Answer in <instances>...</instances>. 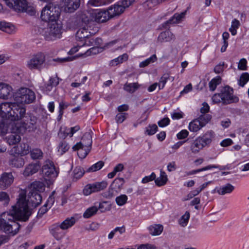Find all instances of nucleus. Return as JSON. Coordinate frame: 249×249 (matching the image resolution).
Listing matches in <instances>:
<instances>
[{"instance_id": "40", "label": "nucleus", "mask_w": 249, "mask_h": 249, "mask_svg": "<svg viewBox=\"0 0 249 249\" xmlns=\"http://www.w3.org/2000/svg\"><path fill=\"white\" fill-rule=\"evenodd\" d=\"M124 180L123 178H117L112 182L111 185L112 188L120 190L123 187Z\"/></svg>"}, {"instance_id": "52", "label": "nucleus", "mask_w": 249, "mask_h": 249, "mask_svg": "<svg viewBox=\"0 0 249 249\" xmlns=\"http://www.w3.org/2000/svg\"><path fill=\"white\" fill-rule=\"evenodd\" d=\"M157 60V56L155 54L152 55L150 58L140 63L139 66L143 68L148 66L151 63L155 62Z\"/></svg>"}, {"instance_id": "22", "label": "nucleus", "mask_w": 249, "mask_h": 249, "mask_svg": "<svg viewBox=\"0 0 249 249\" xmlns=\"http://www.w3.org/2000/svg\"><path fill=\"white\" fill-rule=\"evenodd\" d=\"M94 17L95 21L99 23L106 22L111 18L107 10L95 12L94 14Z\"/></svg>"}, {"instance_id": "7", "label": "nucleus", "mask_w": 249, "mask_h": 249, "mask_svg": "<svg viewBox=\"0 0 249 249\" xmlns=\"http://www.w3.org/2000/svg\"><path fill=\"white\" fill-rule=\"evenodd\" d=\"M42 172L46 180V184L48 186L53 183L59 173L53 162L49 160L44 161L42 167Z\"/></svg>"}, {"instance_id": "24", "label": "nucleus", "mask_w": 249, "mask_h": 249, "mask_svg": "<svg viewBox=\"0 0 249 249\" xmlns=\"http://www.w3.org/2000/svg\"><path fill=\"white\" fill-rule=\"evenodd\" d=\"M30 127V125H28V123L23 122V123H17L15 124L14 126L13 127V130L18 133L23 134L24 133L26 130H27Z\"/></svg>"}, {"instance_id": "39", "label": "nucleus", "mask_w": 249, "mask_h": 249, "mask_svg": "<svg viewBox=\"0 0 249 249\" xmlns=\"http://www.w3.org/2000/svg\"><path fill=\"white\" fill-rule=\"evenodd\" d=\"M98 209L96 206H92L87 209L83 214V217L85 218H89L95 214Z\"/></svg>"}, {"instance_id": "25", "label": "nucleus", "mask_w": 249, "mask_h": 249, "mask_svg": "<svg viewBox=\"0 0 249 249\" xmlns=\"http://www.w3.org/2000/svg\"><path fill=\"white\" fill-rule=\"evenodd\" d=\"M7 142L9 145H14L18 143L21 140V137L18 134L13 132L8 135L6 138Z\"/></svg>"}, {"instance_id": "46", "label": "nucleus", "mask_w": 249, "mask_h": 249, "mask_svg": "<svg viewBox=\"0 0 249 249\" xmlns=\"http://www.w3.org/2000/svg\"><path fill=\"white\" fill-rule=\"evenodd\" d=\"M69 149V146L66 141L62 140L60 142L58 146V150L61 155L67 151Z\"/></svg>"}, {"instance_id": "58", "label": "nucleus", "mask_w": 249, "mask_h": 249, "mask_svg": "<svg viewBox=\"0 0 249 249\" xmlns=\"http://www.w3.org/2000/svg\"><path fill=\"white\" fill-rule=\"evenodd\" d=\"M160 3H161L160 0H147L145 3V5L148 8L151 9Z\"/></svg>"}, {"instance_id": "2", "label": "nucleus", "mask_w": 249, "mask_h": 249, "mask_svg": "<svg viewBox=\"0 0 249 249\" xmlns=\"http://www.w3.org/2000/svg\"><path fill=\"white\" fill-rule=\"evenodd\" d=\"M38 32L48 41L60 38L62 33V26L58 21L48 22L38 29Z\"/></svg>"}, {"instance_id": "10", "label": "nucleus", "mask_w": 249, "mask_h": 249, "mask_svg": "<svg viewBox=\"0 0 249 249\" xmlns=\"http://www.w3.org/2000/svg\"><path fill=\"white\" fill-rule=\"evenodd\" d=\"M14 98L17 102L30 104L35 100L36 95L31 89L27 88H21L15 93Z\"/></svg>"}, {"instance_id": "37", "label": "nucleus", "mask_w": 249, "mask_h": 249, "mask_svg": "<svg viewBox=\"0 0 249 249\" xmlns=\"http://www.w3.org/2000/svg\"><path fill=\"white\" fill-rule=\"evenodd\" d=\"M128 59V55L126 53H124L118 57L117 58L112 60L110 62L111 66H115L120 63H122L123 61L127 60Z\"/></svg>"}, {"instance_id": "26", "label": "nucleus", "mask_w": 249, "mask_h": 249, "mask_svg": "<svg viewBox=\"0 0 249 249\" xmlns=\"http://www.w3.org/2000/svg\"><path fill=\"white\" fill-rule=\"evenodd\" d=\"M39 168V165L36 163L30 164L25 169L23 174L25 176L32 175L38 171Z\"/></svg>"}, {"instance_id": "27", "label": "nucleus", "mask_w": 249, "mask_h": 249, "mask_svg": "<svg viewBox=\"0 0 249 249\" xmlns=\"http://www.w3.org/2000/svg\"><path fill=\"white\" fill-rule=\"evenodd\" d=\"M0 30L8 34H12L15 32V26L10 23L5 21L0 22Z\"/></svg>"}, {"instance_id": "17", "label": "nucleus", "mask_w": 249, "mask_h": 249, "mask_svg": "<svg viewBox=\"0 0 249 249\" xmlns=\"http://www.w3.org/2000/svg\"><path fill=\"white\" fill-rule=\"evenodd\" d=\"M59 223H56L52 225L49 228V231L53 237L56 240H59L63 238L64 235L62 231Z\"/></svg>"}, {"instance_id": "12", "label": "nucleus", "mask_w": 249, "mask_h": 249, "mask_svg": "<svg viewBox=\"0 0 249 249\" xmlns=\"http://www.w3.org/2000/svg\"><path fill=\"white\" fill-rule=\"evenodd\" d=\"M26 116V109L21 105L17 103H13L12 112L10 114V120L17 121L21 120Z\"/></svg>"}, {"instance_id": "4", "label": "nucleus", "mask_w": 249, "mask_h": 249, "mask_svg": "<svg viewBox=\"0 0 249 249\" xmlns=\"http://www.w3.org/2000/svg\"><path fill=\"white\" fill-rule=\"evenodd\" d=\"M214 137L213 131H207L202 136L198 137L193 141L190 145V150L194 154L198 153L204 147L209 146Z\"/></svg>"}, {"instance_id": "49", "label": "nucleus", "mask_w": 249, "mask_h": 249, "mask_svg": "<svg viewBox=\"0 0 249 249\" xmlns=\"http://www.w3.org/2000/svg\"><path fill=\"white\" fill-rule=\"evenodd\" d=\"M127 199V196L125 195H121L116 198L115 201L118 205L122 206L126 203Z\"/></svg>"}, {"instance_id": "9", "label": "nucleus", "mask_w": 249, "mask_h": 249, "mask_svg": "<svg viewBox=\"0 0 249 249\" xmlns=\"http://www.w3.org/2000/svg\"><path fill=\"white\" fill-rule=\"evenodd\" d=\"M60 13L61 10L58 6L49 3L42 10L41 18L47 22L57 21Z\"/></svg>"}, {"instance_id": "23", "label": "nucleus", "mask_w": 249, "mask_h": 249, "mask_svg": "<svg viewBox=\"0 0 249 249\" xmlns=\"http://www.w3.org/2000/svg\"><path fill=\"white\" fill-rule=\"evenodd\" d=\"M175 39V36L169 30L161 32L158 37V40L160 42H169Z\"/></svg>"}, {"instance_id": "16", "label": "nucleus", "mask_w": 249, "mask_h": 249, "mask_svg": "<svg viewBox=\"0 0 249 249\" xmlns=\"http://www.w3.org/2000/svg\"><path fill=\"white\" fill-rule=\"evenodd\" d=\"M64 8L65 12L72 13L80 6V0H64Z\"/></svg>"}, {"instance_id": "32", "label": "nucleus", "mask_w": 249, "mask_h": 249, "mask_svg": "<svg viewBox=\"0 0 249 249\" xmlns=\"http://www.w3.org/2000/svg\"><path fill=\"white\" fill-rule=\"evenodd\" d=\"M9 164L12 167L20 168L24 164V160L20 157H14L9 161Z\"/></svg>"}, {"instance_id": "51", "label": "nucleus", "mask_w": 249, "mask_h": 249, "mask_svg": "<svg viewBox=\"0 0 249 249\" xmlns=\"http://www.w3.org/2000/svg\"><path fill=\"white\" fill-rule=\"evenodd\" d=\"M169 79V75L168 73L164 74L160 78L159 82L158 83L159 89H162L167 81Z\"/></svg>"}, {"instance_id": "38", "label": "nucleus", "mask_w": 249, "mask_h": 249, "mask_svg": "<svg viewBox=\"0 0 249 249\" xmlns=\"http://www.w3.org/2000/svg\"><path fill=\"white\" fill-rule=\"evenodd\" d=\"M110 2V0H89L88 4L90 6H100Z\"/></svg>"}, {"instance_id": "54", "label": "nucleus", "mask_w": 249, "mask_h": 249, "mask_svg": "<svg viewBox=\"0 0 249 249\" xmlns=\"http://www.w3.org/2000/svg\"><path fill=\"white\" fill-rule=\"evenodd\" d=\"M8 130V126L5 120L0 117V134H5Z\"/></svg>"}, {"instance_id": "57", "label": "nucleus", "mask_w": 249, "mask_h": 249, "mask_svg": "<svg viewBox=\"0 0 249 249\" xmlns=\"http://www.w3.org/2000/svg\"><path fill=\"white\" fill-rule=\"evenodd\" d=\"M83 193L85 196H88L92 193H95L92 184H89L87 185L83 189Z\"/></svg>"}, {"instance_id": "47", "label": "nucleus", "mask_w": 249, "mask_h": 249, "mask_svg": "<svg viewBox=\"0 0 249 249\" xmlns=\"http://www.w3.org/2000/svg\"><path fill=\"white\" fill-rule=\"evenodd\" d=\"M104 165V162L103 161H99L95 164L92 165L89 168L87 172H95L101 169Z\"/></svg>"}, {"instance_id": "21", "label": "nucleus", "mask_w": 249, "mask_h": 249, "mask_svg": "<svg viewBox=\"0 0 249 249\" xmlns=\"http://www.w3.org/2000/svg\"><path fill=\"white\" fill-rule=\"evenodd\" d=\"M30 147L26 143H21L19 145L15 146L13 148L14 153L20 156L27 155L29 153Z\"/></svg>"}, {"instance_id": "29", "label": "nucleus", "mask_w": 249, "mask_h": 249, "mask_svg": "<svg viewBox=\"0 0 249 249\" xmlns=\"http://www.w3.org/2000/svg\"><path fill=\"white\" fill-rule=\"evenodd\" d=\"M59 83L57 77H51L48 83L43 87V90L48 93L52 90L54 87H56Z\"/></svg>"}, {"instance_id": "44", "label": "nucleus", "mask_w": 249, "mask_h": 249, "mask_svg": "<svg viewBox=\"0 0 249 249\" xmlns=\"http://www.w3.org/2000/svg\"><path fill=\"white\" fill-rule=\"evenodd\" d=\"M100 48L98 47H92L88 49L84 53H81L78 54L77 56H82L83 55L85 56H88L92 54H96L100 52Z\"/></svg>"}, {"instance_id": "61", "label": "nucleus", "mask_w": 249, "mask_h": 249, "mask_svg": "<svg viewBox=\"0 0 249 249\" xmlns=\"http://www.w3.org/2000/svg\"><path fill=\"white\" fill-rule=\"evenodd\" d=\"M127 113H119L116 116V120L117 123H122L126 118Z\"/></svg>"}, {"instance_id": "6", "label": "nucleus", "mask_w": 249, "mask_h": 249, "mask_svg": "<svg viewBox=\"0 0 249 249\" xmlns=\"http://www.w3.org/2000/svg\"><path fill=\"white\" fill-rule=\"evenodd\" d=\"M212 100L214 103L227 105L237 102L238 99L234 97L232 89L229 86H226L221 89L220 93L214 94Z\"/></svg>"}, {"instance_id": "30", "label": "nucleus", "mask_w": 249, "mask_h": 249, "mask_svg": "<svg viewBox=\"0 0 249 249\" xmlns=\"http://www.w3.org/2000/svg\"><path fill=\"white\" fill-rule=\"evenodd\" d=\"M234 189V187L231 184L228 183L226 185L218 188L216 192L220 195H225L231 193Z\"/></svg>"}, {"instance_id": "11", "label": "nucleus", "mask_w": 249, "mask_h": 249, "mask_svg": "<svg viewBox=\"0 0 249 249\" xmlns=\"http://www.w3.org/2000/svg\"><path fill=\"white\" fill-rule=\"evenodd\" d=\"M46 57L42 53H38L32 56L27 62V67L31 70H40L45 62Z\"/></svg>"}, {"instance_id": "19", "label": "nucleus", "mask_w": 249, "mask_h": 249, "mask_svg": "<svg viewBox=\"0 0 249 249\" xmlns=\"http://www.w3.org/2000/svg\"><path fill=\"white\" fill-rule=\"evenodd\" d=\"M107 10L111 18L120 16L124 11V7L118 4L111 5Z\"/></svg>"}, {"instance_id": "15", "label": "nucleus", "mask_w": 249, "mask_h": 249, "mask_svg": "<svg viewBox=\"0 0 249 249\" xmlns=\"http://www.w3.org/2000/svg\"><path fill=\"white\" fill-rule=\"evenodd\" d=\"M13 103L3 102L0 104V117L5 120H10Z\"/></svg>"}, {"instance_id": "14", "label": "nucleus", "mask_w": 249, "mask_h": 249, "mask_svg": "<svg viewBox=\"0 0 249 249\" xmlns=\"http://www.w3.org/2000/svg\"><path fill=\"white\" fill-rule=\"evenodd\" d=\"M14 177L12 173L4 172L0 177V188L5 189L13 182Z\"/></svg>"}, {"instance_id": "31", "label": "nucleus", "mask_w": 249, "mask_h": 249, "mask_svg": "<svg viewBox=\"0 0 249 249\" xmlns=\"http://www.w3.org/2000/svg\"><path fill=\"white\" fill-rule=\"evenodd\" d=\"M76 222L75 218L73 217L67 218L61 224H59L61 230H65L72 227Z\"/></svg>"}, {"instance_id": "45", "label": "nucleus", "mask_w": 249, "mask_h": 249, "mask_svg": "<svg viewBox=\"0 0 249 249\" xmlns=\"http://www.w3.org/2000/svg\"><path fill=\"white\" fill-rule=\"evenodd\" d=\"M190 218V213L188 212H186L179 219V224L183 227H185L188 224V220Z\"/></svg>"}, {"instance_id": "62", "label": "nucleus", "mask_w": 249, "mask_h": 249, "mask_svg": "<svg viewBox=\"0 0 249 249\" xmlns=\"http://www.w3.org/2000/svg\"><path fill=\"white\" fill-rule=\"evenodd\" d=\"M156 174L154 173H152L150 176H146L143 178L142 179V182L143 183H146L149 181H152L155 179Z\"/></svg>"}, {"instance_id": "5", "label": "nucleus", "mask_w": 249, "mask_h": 249, "mask_svg": "<svg viewBox=\"0 0 249 249\" xmlns=\"http://www.w3.org/2000/svg\"><path fill=\"white\" fill-rule=\"evenodd\" d=\"M92 137L90 133H85L79 142L72 147L74 151H77V154L81 159L85 158L90 151L92 145Z\"/></svg>"}, {"instance_id": "41", "label": "nucleus", "mask_w": 249, "mask_h": 249, "mask_svg": "<svg viewBox=\"0 0 249 249\" xmlns=\"http://www.w3.org/2000/svg\"><path fill=\"white\" fill-rule=\"evenodd\" d=\"M94 192H97L105 189L107 185V181H103L100 182H96L92 184Z\"/></svg>"}, {"instance_id": "60", "label": "nucleus", "mask_w": 249, "mask_h": 249, "mask_svg": "<svg viewBox=\"0 0 249 249\" xmlns=\"http://www.w3.org/2000/svg\"><path fill=\"white\" fill-rule=\"evenodd\" d=\"M10 198L8 194L5 192H0V201L4 204H7L9 203Z\"/></svg>"}, {"instance_id": "13", "label": "nucleus", "mask_w": 249, "mask_h": 249, "mask_svg": "<svg viewBox=\"0 0 249 249\" xmlns=\"http://www.w3.org/2000/svg\"><path fill=\"white\" fill-rule=\"evenodd\" d=\"M24 192L25 193V201L27 203V207L28 209V211L31 212L29 209L28 207V204H31L32 207H36L38 205H39L41 201H42V196H41L40 194L37 192H32L30 191L28 194V197L29 199L28 201H26V192L24 190H22L21 192L20 193L19 196H18V200L19 199V196L22 193Z\"/></svg>"}, {"instance_id": "63", "label": "nucleus", "mask_w": 249, "mask_h": 249, "mask_svg": "<svg viewBox=\"0 0 249 249\" xmlns=\"http://www.w3.org/2000/svg\"><path fill=\"white\" fill-rule=\"evenodd\" d=\"M81 19L82 21L85 24L84 26H87V25L88 26L90 22H92L94 24V22L91 20H90L89 18L85 14H82L81 15Z\"/></svg>"}, {"instance_id": "28", "label": "nucleus", "mask_w": 249, "mask_h": 249, "mask_svg": "<svg viewBox=\"0 0 249 249\" xmlns=\"http://www.w3.org/2000/svg\"><path fill=\"white\" fill-rule=\"evenodd\" d=\"M140 87L141 85L137 82L132 83H126L124 85L123 89L128 93H133L138 89Z\"/></svg>"}, {"instance_id": "50", "label": "nucleus", "mask_w": 249, "mask_h": 249, "mask_svg": "<svg viewBox=\"0 0 249 249\" xmlns=\"http://www.w3.org/2000/svg\"><path fill=\"white\" fill-rule=\"evenodd\" d=\"M69 134H70V128L67 127H61L60 129L59 132L58 134V137L60 139L63 140L65 139Z\"/></svg>"}, {"instance_id": "42", "label": "nucleus", "mask_w": 249, "mask_h": 249, "mask_svg": "<svg viewBox=\"0 0 249 249\" xmlns=\"http://www.w3.org/2000/svg\"><path fill=\"white\" fill-rule=\"evenodd\" d=\"M43 152L38 148L33 149L30 151V156L32 159L37 160L41 159L43 157Z\"/></svg>"}, {"instance_id": "20", "label": "nucleus", "mask_w": 249, "mask_h": 249, "mask_svg": "<svg viewBox=\"0 0 249 249\" xmlns=\"http://www.w3.org/2000/svg\"><path fill=\"white\" fill-rule=\"evenodd\" d=\"M186 13V12L184 11L180 14H175L174 16L172 17H171V18H170L168 20L166 21L165 22L163 23V27L166 28V26L168 24L180 23L183 20V19L184 18Z\"/></svg>"}, {"instance_id": "18", "label": "nucleus", "mask_w": 249, "mask_h": 249, "mask_svg": "<svg viewBox=\"0 0 249 249\" xmlns=\"http://www.w3.org/2000/svg\"><path fill=\"white\" fill-rule=\"evenodd\" d=\"M12 90V87L9 84L0 83V99H7Z\"/></svg>"}, {"instance_id": "59", "label": "nucleus", "mask_w": 249, "mask_h": 249, "mask_svg": "<svg viewBox=\"0 0 249 249\" xmlns=\"http://www.w3.org/2000/svg\"><path fill=\"white\" fill-rule=\"evenodd\" d=\"M217 166L216 165H208L206 167H203L201 169H198V170H193L191 172H190L189 174H188V175H193V174H196L198 172H201V171H205V170H209V169H212V168H217Z\"/></svg>"}, {"instance_id": "64", "label": "nucleus", "mask_w": 249, "mask_h": 249, "mask_svg": "<svg viewBox=\"0 0 249 249\" xmlns=\"http://www.w3.org/2000/svg\"><path fill=\"white\" fill-rule=\"evenodd\" d=\"M247 61L246 59L242 58L241 59L238 65V68L239 70H246L247 69Z\"/></svg>"}, {"instance_id": "36", "label": "nucleus", "mask_w": 249, "mask_h": 249, "mask_svg": "<svg viewBox=\"0 0 249 249\" xmlns=\"http://www.w3.org/2000/svg\"><path fill=\"white\" fill-rule=\"evenodd\" d=\"M45 184L42 182L35 181L31 184V191L32 192H41L44 190Z\"/></svg>"}, {"instance_id": "56", "label": "nucleus", "mask_w": 249, "mask_h": 249, "mask_svg": "<svg viewBox=\"0 0 249 249\" xmlns=\"http://www.w3.org/2000/svg\"><path fill=\"white\" fill-rule=\"evenodd\" d=\"M158 130V126L156 124L149 125L146 127V133L148 135L154 134Z\"/></svg>"}, {"instance_id": "55", "label": "nucleus", "mask_w": 249, "mask_h": 249, "mask_svg": "<svg viewBox=\"0 0 249 249\" xmlns=\"http://www.w3.org/2000/svg\"><path fill=\"white\" fill-rule=\"evenodd\" d=\"M249 80V74L247 72L243 73L239 79V84L243 87L246 83Z\"/></svg>"}, {"instance_id": "1", "label": "nucleus", "mask_w": 249, "mask_h": 249, "mask_svg": "<svg viewBox=\"0 0 249 249\" xmlns=\"http://www.w3.org/2000/svg\"><path fill=\"white\" fill-rule=\"evenodd\" d=\"M27 203L25 201V193L19 196L16 205L12 207L10 212L2 213L0 218V230L14 235L18 231L20 225L16 220L26 221L28 220L31 213L28 211Z\"/></svg>"}, {"instance_id": "35", "label": "nucleus", "mask_w": 249, "mask_h": 249, "mask_svg": "<svg viewBox=\"0 0 249 249\" xmlns=\"http://www.w3.org/2000/svg\"><path fill=\"white\" fill-rule=\"evenodd\" d=\"M168 181L167 176L165 172L161 171L160 176L155 179L156 184L158 186L164 185Z\"/></svg>"}, {"instance_id": "34", "label": "nucleus", "mask_w": 249, "mask_h": 249, "mask_svg": "<svg viewBox=\"0 0 249 249\" xmlns=\"http://www.w3.org/2000/svg\"><path fill=\"white\" fill-rule=\"evenodd\" d=\"M163 229V226L160 224L151 225L148 228L149 233L154 236L160 234Z\"/></svg>"}, {"instance_id": "48", "label": "nucleus", "mask_w": 249, "mask_h": 249, "mask_svg": "<svg viewBox=\"0 0 249 249\" xmlns=\"http://www.w3.org/2000/svg\"><path fill=\"white\" fill-rule=\"evenodd\" d=\"M212 117L209 114H203L200 115L197 119L201 123L202 126H204L211 120Z\"/></svg>"}, {"instance_id": "43", "label": "nucleus", "mask_w": 249, "mask_h": 249, "mask_svg": "<svg viewBox=\"0 0 249 249\" xmlns=\"http://www.w3.org/2000/svg\"><path fill=\"white\" fill-rule=\"evenodd\" d=\"M221 78L220 76H217L213 78L209 83L210 89L212 91H214L217 86L220 84Z\"/></svg>"}, {"instance_id": "3", "label": "nucleus", "mask_w": 249, "mask_h": 249, "mask_svg": "<svg viewBox=\"0 0 249 249\" xmlns=\"http://www.w3.org/2000/svg\"><path fill=\"white\" fill-rule=\"evenodd\" d=\"M89 25L80 28L76 32V38L77 41L84 42L81 46L85 45L89 46L93 44V39H89V36L94 35L98 31L97 27L93 26L92 22L89 23Z\"/></svg>"}, {"instance_id": "33", "label": "nucleus", "mask_w": 249, "mask_h": 249, "mask_svg": "<svg viewBox=\"0 0 249 249\" xmlns=\"http://www.w3.org/2000/svg\"><path fill=\"white\" fill-rule=\"evenodd\" d=\"M203 126H202L201 123L197 119L193 120L190 123L189 125V129L194 132H196L200 130Z\"/></svg>"}, {"instance_id": "8", "label": "nucleus", "mask_w": 249, "mask_h": 249, "mask_svg": "<svg viewBox=\"0 0 249 249\" xmlns=\"http://www.w3.org/2000/svg\"><path fill=\"white\" fill-rule=\"evenodd\" d=\"M7 6L17 12H26L31 15L35 14L34 8L28 5L26 0H3Z\"/></svg>"}, {"instance_id": "53", "label": "nucleus", "mask_w": 249, "mask_h": 249, "mask_svg": "<svg viewBox=\"0 0 249 249\" xmlns=\"http://www.w3.org/2000/svg\"><path fill=\"white\" fill-rule=\"evenodd\" d=\"M84 170L80 167H76L73 170V178L78 179L84 174Z\"/></svg>"}]
</instances>
